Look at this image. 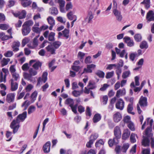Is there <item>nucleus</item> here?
<instances>
[{"instance_id": "774afa93", "label": "nucleus", "mask_w": 154, "mask_h": 154, "mask_svg": "<svg viewBox=\"0 0 154 154\" xmlns=\"http://www.w3.org/2000/svg\"><path fill=\"white\" fill-rule=\"evenodd\" d=\"M9 70L11 72V74L13 73H15L16 69L15 65H12L10 67Z\"/></svg>"}, {"instance_id": "7ed1b4c3", "label": "nucleus", "mask_w": 154, "mask_h": 154, "mask_svg": "<svg viewBox=\"0 0 154 154\" xmlns=\"http://www.w3.org/2000/svg\"><path fill=\"white\" fill-rule=\"evenodd\" d=\"M65 104L69 105L72 111L75 114L77 113V111L76 110V106H75L73 100L69 98L67 99L65 102Z\"/></svg>"}, {"instance_id": "9b49d317", "label": "nucleus", "mask_w": 154, "mask_h": 154, "mask_svg": "<svg viewBox=\"0 0 154 154\" xmlns=\"http://www.w3.org/2000/svg\"><path fill=\"white\" fill-rule=\"evenodd\" d=\"M114 134L116 137V138L117 140V139L120 138L121 136V131L120 128L118 126L116 127L114 129Z\"/></svg>"}, {"instance_id": "58836bf2", "label": "nucleus", "mask_w": 154, "mask_h": 154, "mask_svg": "<svg viewBox=\"0 0 154 154\" xmlns=\"http://www.w3.org/2000/svg\"><path fill=\"white\" fill-rule=\"evenodd\" d=\"M12 78L13 80L15 81H17L20 79V77L18 73L15 72V73H13L12 74Z\"/></svg>"}, {"instance_id": "423d86ee", "label": "nucleus", "mask_w": 154, "mask_h": 154, "mask_svg": "<svg viewBox=\"0 0 154 154\" xmlns=\"http://www.w3.org/2000/svg\"><path fill=\"white\" fill-rule=\"evenodd\" d=\"M15 97V94L14 93H10L8 94L6 96V101L9 103L14 101Z\"/></svg>"}, {"instance_id": "6e6d98bb", "label": "nucleus", "mask_w": 154, "mask_h": 154, "mask_svg": "<svg viewBox=\"0 0 154 154\" xmlns=\"http://www.w3.org/2000/svg\"><path fill=\"white\" fill-rule=\"evenodd\" d=\"M29 72L32 76L35 75L37 73V72L36 70L33 69L32 68H30L29 69Z\"/></svg>"}, {"instance_id": "393cba45", "label": "nucleus", "mask_w": 154, "mask_h": 154, "mask_svg": "<svg viewBox=\"0 0 154 154\" xmlns=\"http://www.w3.org/2000/svg\"><path fill=\"white\" fill-rule=\"evenodd\" d=\"M83 91V89H81L80 91L74 90L72 92V94L75 97H77L82 94Z\"/></svg>"}, {"instance_id": "ddd939ff", "label": "nucleus", "mask_w": 154, "mask_h": 154, "mask_svg": "<svg viewBox=\"0 0 154 154\" xmlns=\"http://www.w3.org/2000/svg\"><path fill=\"white\" fill-rule=\"evenodd\" d=\"M30 28L28 26H24L23 25L22 26V32L23 35H27L30 32Z\"/></svg>"}, {"instance_id": "de8ad7c7", "label": "nucleus", "mask_w": 154, "mask_h": 154, "mask_svg": "<svg viewBox=\"0 0 154 154\" xmlns=\"http://www.w3.org/2000/svg\"><path fill=\"white\" fill-rule=\"evenodd\" d=\"M23 76L25 79L28 80H30L32 79V76L29 73V74L27 73H24Z\"/></svg>"}, {"instance_id": "412c9836", "label": "nucleus", "mask_w": 154, "mask_h": 154, "mask_svg": "<svg viewBox=\"0 0 154 154\" xmlns=\"http://www.w3.org/2000/svg\"><path fill=\"white\" fill-rule=\"evenodd\" d=\"M141 106H147V98L145 97H141L139 101Z\"/></svg>"}, {"instance_id": "20e7f679", "label": "nucleus", "mask_w": 154, "mask_h": 154, "mask_svg": "<svg viewBox=\"0 0 154 154\" xmlns=\"http://www.w3.org/2000/svg\"><path fill=\"white\" fill-rule=\"evenodd\" d=\"M47 75L48 73L47 72H44L42 75V77H40L38 78L37 85H41L42 84V82H43L44 83H45L47 79Z\"/></svg>"}, {"instance_id": "6ab92c4d", "label": "nucleus", "mask_w": 154, "mask_h": 154, "mask_svg": "<svg viewBox=\"0 0 154 154\" xmlns=\"http://www.w3.org/2000/svg\"><path fill=\"white\" fill-rule=\"evenodd\" d=\"M130 134V132L128 129H125L122 135V139L124 140H126L129 137Z\"/></svg>"}, {"instance_id": "f8f14e48", "label": "nucleus", "mask_w": 154, "mask_h": 154, "mask_svg": "<svg viewBox=\"0 0 154 154\" xmlns=\"http://www.w3.org/2000/svg\"><path fill=\"white\" fill-rule=\"evenodd\" d=\"M20 45V42L18 41L14 42L11 45L13 50L14 52H16L19 50V47Z\"/></svg>"}, {"instance_id": "4468645a", "label": "nucleus", "mask_w": 154, "mask_h": 154, "mask_svg": "<svg viewBox=\"0 0 154 154\" xmlns=\"http://www.w3.org/2000/svg\"><path fill=\"white\" fill-rule=\"evenodd\" d=\"M113 13L116 17L117 20L119 21H121L122 19V16L121 12L118 10H113Z\"/></svg>"}, {"instance_id": "c85d7f7f", "label": "nucleus", "mask_w": 154, "mask_h": 154, "mask_svg": "<svg viewBox=\"0 0 154 154\" xmlns=\"http://www.w3.org/2000/svg\"><path fill=\"white\" fill-rule=\"evenodd\" d=\"M37 95V92L36 91H35L31 94V101L32 103H33L35 100Z\"/></svg>"}, {"instance_id": "72a5a7b5", "label": "nucleus", "mask_w": 154, "mask_h": 154, "mask_svg": "<svg viewBox=\"0 0 154 154\" xmlns=\"http://www.w3.org/2000/svg\"><path fill=\"white\" fill-rule=\"evenodd\" d=\"M129 146V144L128 143L124 144L121 148V151L123 152H125Z\"/></svg>"}, {"instance_id": "bf43d9fd", "label": "nucleus", "mask_w": 154, "mask_h": 154, "mask_svg": "<svg viewBox=\"0 0 154 154\" xmlns=\"http://www.w3.org/2000/svg\"><path fill=\"white\" fill-rule=\"evenodd\" d=\"M35 106H30L28 109V113L30 114L32 113L35 111Z\"/></svg>"}, {"instance_id": "79ce46f5", "label": "nucleus", "mask_w": 154, "mask_h": 154, "mask_svg": "<svg viewBox=\"0 0 154 154\" xmlns=\"http://www.w3.org/2000/svg\"><path fill=\"white\" fill-rule=\"evenodd\" d=\"M39 36V35H38L34 38L32 43L33 47H35L38 45L37 38Z\"/></svg>"}, {"instance_id": "aec40b11", "label": "nucleus", "mask_w": 154, "mask_h": 154, "mask_svg": "<svg viewBox=\"0 0 154 154\" xmlns=\"http://www.w3.org/2000/svg\"><path fill=\"white\" fill-rule=\"evenodd\" d=\"M51 143L49 141L48 142L44 145L43 149L44 152L48 153L50 150Z\"/></svg>"}, {"instance_id": "2f4dec72", "label": "nucleus", "mask_w": 154, "mask_h": 154, "mask_svg": "<svg viewBox=\"0 0 154 154\" xmlns=\"http://www.w3.org/2000/svg\"><path fill=\"white\" fill-rule=\"evenodd\" d=\"M131 74V72L129 70L124 72L122 74V77L123 79H125L128 77Z\"/></svg>"}, {"instance_id": "f257e3e1", "label": "nucleus", "mask_w": 154, "mask_h": 154, "mask_svg": "<svg viewBox=\"0 0 154 154\" xmlns=\"http://www.w3.org/2000/svg\"><path fill=\"white\" fill-rule=\"evenodd\" d=\"M27 116V112H23L22 114H20L17 116L16 120H14L11 122L10 127L13 129V133L15 134L18 131L20 127L19 123L20 122H23Z\"/></svg>"}, {"instance_id": "37998d69", "label": "nucleus", "mask_w": 154, "mask_h": 154, "mask_svg": "<svg viewBox=\"0 0 154 154\" xmlns=\"http://www.w3.org/2000/svg\"><path fill=\"white\" fill-rule=\"evenodd\" d=\"M67 17L68 18L71 20H72L73 19V17H74L76 18V17L75 16L73 15V13L72 11H70L67 14Z\"/></svg>"}, {"instance_id": "c03bdc74", "label": "nucleus", "mask_w": 154, "mask_h": 154, "mask_svg": "<svg viewBox=\"0 0 154 154\" xmlns=\"http://www.w3.org/2000/svg\"><path fill=\"white\" fill-rule=\"evenodd\" d=\"M12 134V133L11 132H10L8 131H7L6 136L7 138L8 139H7L6 140L7 141H10L12 139V137H11V136Z\"/></svg>"}, {"instance_id": "2eb2a0df", "label": "nucleus", "mask_w": 154, "mask_h": 154, "mask_svg": "<svg viewBox=\"0 0 154 154\" xmlns=\"http://www.w3.org/2000/svg\"><path fill=\"white\" fill-rule=\"evenodd\" d=\"M126 94V91L124 88L122 89H120L118 90L116 94V97L118 98H119L120 97L123 96L125 95Z\"/></svg>"}, {"instance_id": "a18cd8bd", "label": "nucleus", "mask_w": 154, "mask_h": 154, "mask_svg": "<svg viewBox=\"0 0 154 154\" xmlns=\"http://www.w3.org/2000/svg\"><path fill=\"white\" fill-rule=\"evenodd\" d=\"M141 3L144 4L146 8L147 9L149 8L150 7V0H144Z\"/></svg>"}, {"instance_id": "1a4fd4ad", "label": "nucleus", "mask_w": 154, "mask_h": 154, "mask_svg": "<svg viewBox=\"0 0 154 154\" xmlns=\"http://www.w3.org/2000/svg\"><path fill=\"white\" fill-rule=\"evenodd\" d=\"M122 116L121 113L119 112H116L113 116V119L115 122H118L122 119Z\"/></svg>"}, {"instance_id": "13d9d810", "label": "nucleus", "mask_w": 154, "mask_h": 154, "mask_svg": "<svg viewBox=\"0 0 154 154\" xmlns=\"http://www.w3.org/2000/svg\"><path fill=\"white\" fill-rule=\"evenodd\" d=\"M13 55L12 51H8L4 54V55L6 57H10Z\"/></svg>"}, {"instance_id": "39448f33", "label": "nucleus", "mask_w": 154, "mask_h": 154, "mask_svg": "<svg viewBox=\"0 0 154 154\" xmlns=\"http://www.w3.org/2000/svg\"><path fill=\"white\" fill-rule=\"evenodd\" d=\"M146 19L147 22L149 23L151 21L154 20V13L152 11H149L147 14Z\"/></svg>"}, {"instance_id": "9d476101", "label": "nucleus", "mask_w": 154, "mask_h": 154, "mask_svg": "<svg viewBox=\"0 0 154 154\" xmlns=\"http://www.w3.org/2000/svg\"><path fill=\"white\" fill-rule=\"evenodd\" d=\"M124 42L127 44L129 47H132L134 45V42L133 40L131 39L130 37L126 36L123 38Z\"/></svg>"}, {"instance_id": "09e8293b", "label": "nucleus", "mask_w": 154, "mask_h": 154, "mask_svg": "<svg viewBox=\"0 0 154 154\" xmlns=\"http://www.w3.org/2000/svg\"><path fill=\"white\" fill-rule=\"evenodd\" d=\"M19 18L23 19L25 17L26 12L25 10H23L21 13H19Z\"/></svg>"}, {"instance_id": "e2e57ef3", "label": "nucleus", "mask_w": 154, "mask_h": 154, "mask_svg": "<svg viewBox=\"0 0 154 154\" xmlns=\"http://www.w3.org/2000/svg\"><path fill=\"white\" fill-rule=\"evenodd\" d=\"M33 23L31 20H29L25 22L23 24L24 26H26L29 27V26H32L33 24Z\"/></svg>"}, {"instance_id": "e433bc0d", "label": "nucleus", "mask_w": 154, "mask_h": 154, "mask_svg": "<svg viewBox=\"0 0 154 154\" xmlns=\"http://www.w3.org/2000/svg\"><path fill=\"white\" fill-rule=\"evenodd\" d=\"M55 35V33L51 32L49 34L48 37L49 41H54Z\"/></svg>"}, {"instance_id": "4d7b16f0", "label": "nucleus", "mask_w": 154, "mask_h": 154, "mask_svg": "<svg viewBox=\"0 0 154 154\" xmlns=\"http://www.w3.org/2000/svg\"><path fill=\"white\" fill-rule=\"evenodd\" d=\"M114 75L113 71L107 72L106 75V78L107 79H110Z\"/></svg>"}, {"instance_id": "a878e982", "label": "nucleus", "mask_w": 154, "mask_h": 154, "mask_svg": "<svg viewBox=\"0 0 154 154\" xmlns=\"http://www.w3.org/2000/svg\"><path fill=\"white\" fill-rule=\"evenodd\" d=\"M88 87L90 89H93L95 88L97 86L95 83L91 81H90Z\"/></svg>"}, {"instance_id": "864d4df0", "label": "nucleus", "mask_w": 154, "mask_h": 154, "mask_svg": "<svg viewBox=\"0 0 154 154\" xmlns=\"http://www.w3.org/2000/svg\"><path fill=\"white\" fill-rule=\"evenodd\" d=\"M99 0H97L95 4V5L94 6L93 5V4L92 3L91 7L94 9V11H95L97 9V7L99 6Z\"/></svg>"}, {"instance_id": "603ef678", "label": "nucleus", "mask_w": 154, "mask_h": 154, "mask_svg": "<svg viewBox=\"0 0 154 154\" xmlns=\"http://www.w3.org/2000/svg\"><path fill=\"white\" fill-rule=\"evenodd\" d=\"M123 121L125 123L128 124L132 122L131 121V118L129 116H125L123 119Z\"/></svg>"}, {"instance_id": "5701e85b", "label": "nucleus", "mask_w": 154, "mask_h": 154, "mask_svg": "<svg viewBox=\"0 0 154 154\" xmlns=\"http://www.w3.org/2000/svg\"><path fill=\"white\" fill-rule=\"evenodd\" d=\"M149 47L147 42L145 41H142L140 44V47L141 49H147Z\"/></svg>"}, {"instance_id": "f03ea898", "label": "nucleus", "mask_w": 154, "mask_h": 154, "mask_svg": "<svg viewBox=\"0 0 154 154\" xmlns=\"http://www.w3.org/2000/svg\"><path fill=\"white\" fill-rule=\"evenodd\" d=\"M151 131V128L148 127L145 130L143 133L142 144L145 146H149L150 140L152 138L153 134L152 133Z\"/></svg>"}, {"instance_id": "8fccbe9b", "label": "nucleus", "mask_w": 154, "mask_h": 154, "mask_svg": "<svg viewBox=\"0 0 154 154\" xmlns=\"http://www.w3.org/2000/svg\"><path fill=\"white\" fill-rule=\"evenodd\" d=\"M31 3V2L29 0H28L26 1H24L21 2V4L24 7H26L29 6Z\"/></svg>"}, {"instance_id": "a211bd4d", "label": "nucleus", "mask_w": 154, "mask_h": 154, "mask_svg": "<svg viewBox=\"0 0 154 154\" xmlns=\"http://www.w3.org/2000/svg\"><path fill=\"white\" fill-rule=\"evenodd\" d=\"M12 36H9L5 35L4 32H0V38L2 41H5L9 39V38H12Z\"/></svg>"}, {"instance_id": "49530a36", "label": "nucleus", "mask_w": 154, "mask_h": 154, "mask_svg": "<svg viewBox=\"0 0 154 154\" xmlns=\"http://www.w3.org/2000/svg\"><path fill=\"white\" fill-rule=\"evenodd\" d=\"M135 40L137 42L141 41L142 39V37L140 34H137L134 36Z\"/></svg>"}, {"instance_id": "f3484780", "label": "nucleus", "mask_w": 154, "mask_h": 154, "mask_svg": "<svg viewBox=\"0 0 154 154\" xmlns=\"http://www.w3.org/2000/svg\"><path fill=\"white\" fill-rule=\"evenodd\" d=\"M10 81L11 82V91H15L18 88L17 83L14 82L13 79H11Z\"/></svg>"}, {"instance_id": "f704fd0d", "label": "nucleus", "mask_w": 154, "mask_h": 154, "mask_svg": "<svg viewBox=\"0 0 154 154\" xmlns=\"http://www.w3.org/2000/svg\"><path fill=\"white\" fill-rule=\"evenodd\" d=\"M128 54L125 51V50H123L120 53L119 56L121 57H123L125 55V58L126 60L128 58Z\"/></svg>"}, {"instance_id": "bb28decb", "label": "nucleus", "mask_w": 154, "mask_h": 154, "mask_svg": "<svg viewBox=\"0 0 154 154\" xmlns=\"http://www.w3.org/2000/svg\"><path fill=\"white\" fill-rule=\"evenodd\" d=\"M10 60L9 58H3L1 61V64L2 66H4L8 64V62Z\"/></svg>"}, {"instance_id": "c756f323", "label": "nucleus", "mask_w": 154, "mask_h": 154, "mask_svg": "<svg viewBox=\"0 0 154 154\" xmlns=\"http://www.w3.org/2000/svg\"><path fill=\"white\" fill-rule=\"evenodd\" d=\"M50 11L51 13L54 15H56L58 13L57 9L54 7H52L51 8H50Z\"/></svg>"}, {"instance_id": "5fc2aeb1", "label": "nucleus", "mask_w": 154, "mask_h": 154, "mask_svg": "<svg viewBox=\"0 0 154 154\" xmlns=\"http://www.w3.org/2000/svg\"><path fill=\"white\" fill-rule=\"evenodd\" d=\"M9 25L6 24H0V29L2 30H5L7 29L9 27Z\"/></svg>"}, {"instance_id": "6e6552de", "label": "nucleus", "mask_w": 154, "mask_h": 154, "mask_svg": "<svg viewBox=\"0 0 154 154\" xmlns=\"http://www.w3.org/2000/svg\"><path fill=\"white\" fill-rule=\"evenodd\" d=\"M34 63L33 65H32V67L35 70H37L38 69L39 67H40L41 66V63L39 62H36L35 60H31L29 61V65H31L32 64Z\"/></svg>"}, {"instance_id": "473e14b6", "label": "nucleus", "mask_w": 154, "mask_h": 154, "mask_svg": "<svg viewBox=\"0 0 154 154\" xmlns=\"http://www.w3.org/2000/svg\"><path fill=\"white\" fill-rule=\"evenodd\" d=\"M138 137L137 134L132 133L130 136V140L132 143H134L136 142V138Z\"/></svg>"}, {"instance_id": "0e129e2a", "label": "nucleus", "mask_w": 154, "mask_h": 154, "mask_svg": "<svg viewBox=\"0 0 154 154\" xmlns=\"http://www.w3.org/2000/svg\"><path fill=\"white\" fill-rule=\"evenodd\" d=\"M72 5L71 2H70L67 3L66 6V11H68L70 9H72Z\"/></svg>"}, {"instance_id": "dca6fc26", "label": "nucleus", "mask_w": 154, "mask_h": 154, "mask_svg": "<svg viewBox=\"0 0 154 154\" xmlns=\"http://www.w3.org/2000/svg\"><path fill=\"white\" fill-rule=\"evenodd\" d=\"M46 48L47 51L49 52L51 54H55L56 49L52 45H48Z\"/></svg>"}, {"instance_id": "0eeeda50", "label": "nucleus", "mask_w": 154, "mask_h": 154, "mask_svg": "<svg viewBox=\"0 0 154 154\" xmlns=\"http://www.w3.org/2000/svg\"><path fill=\"white\" fill-rule=\"evenodd\" d=\"M116 106L117 109L120 110H122L124 106V102L122 99L120 98L118 99Z\"/></svg>"}, {"instance_id": "ea45409f", "label": "nucleus", "mask_w": 154, "mask_h": 154, "mask_svg": "<svg viewBox=\"0 0 154 154\" xmlns=\"http://www.w3.org/2000/svg\"><path fill=\"white\" fill-rule=\"evenodd\" d=\"M128 127L132 131H134L135 130V128L134 125L132 122H130L129 123L127 124Z\"/></svg>"}, {"instance_id": "3c124183", "label": "nucleus", "mask_w": 154, "mask_h": 154, "mask_svg": "<svg viewBox=\"0 0 154 154\" xmlns=\"http://www.w3.org/2000/svg\"><path fill=\"white\" fill-rule=\"evenodd\" d=\"M137 54L136 53H132L130 54V59L132 61H134L135 57L137 56Z\"/></svg>"}, {"instance_id": "c9c22d12", "label": "nucleus", "mask_w": 154, "mask_h": 154, "mask_svg": "<svg viewBox=\"0 0 154 154\" xmlns=\"http://www.w3.org/2000/svg\"><path fill=\"white\" fill-rule=\"evenodd\" d=\"M50 25H55V20L53 18L51 17H49L47 19Z\"/></svg>"}, {"instance_id": "338daca9", "label": "nucleus", "mask_w": 154, "mask_h": 154, "mask_svg": "<svg viewBox=\"0 0 154 154\" xmlns=\"http://www.w3.org/2000/svg\"><path fill=\"white\" fill-rule=\"evenodd\" d=\"M78 111L80 113L84 112L85 110V108L82 105H79L78 106Z\"/></svg>"}, {"instance_id": "680f3d73", "label": "nucleus", "mask_w": 154, "mask_h": 154, "mask_svg": "<svg viewBox=\"0 0 154 154\" xmlns=\"http://www.w3.org/2000/svg\"><path fill=\"white\" fill-rule=\"evenodd\" d=\"M98 136L97 134H92L90 138V139L94 141L98 137Z\"/></svg>"}, {"instance_id": "b1692460", "label": "nucleus", "mask_w": 154, "mask_h": 154, "mask_svg": "<svg viewBox=\"0 0 154 154\" xmlns=\"http://www.w3.org/2000/svg\"><path fill=\"white\" fill-rule=\"evenodd\" d=\"M101 119L100 115L99 113H96L94 115L93 120L94 123H96L100 121Z\"/></svg>"}, {"instance_id": "69168bd1", "label": "nucleus", "mask_w": 154, "mask_h": 154, "mask_svg": "<svg viewBox=\"0 0 154 154\" xmlns=\"http://www.w3.org/2000/svg\"><path fill=\"white\" fill-rule=\"evenodd\" d=\"M119 66H117L116 67V72L117 75H120L122 72V69Z\"/></svg>"}, {"instance_id": "052dcab7", "label": "nucleus", "mask_w": 154, "mask_h": 154, "mask_svg": "<svg viewBox=\"0 0 154 154\" xmlns=\"http://www.w3.org/2000/svg\"><path fill=\"white\" fill-rule=\"evenodd\" d=\"M96 75L100 78H103L105 74L104 72L101 71H98L96 73Z\"/></svg>"}, {"instance_id": "a19ab883", "label": "nucleus", "mask_w": 154, "mask_h": 154, "mask_svg": "<svg viewBox=\"0 0 154 154\" xmlns=\"http://www.w3.org/2000/svg\"><path fill=\"white\" fill-rule=\"evenodd\" d=\"M133 109V107L132 104H129L128 105L127 107V111L128 113L134 115V113L133 112H131Z\"/></svg>"}, {"instance_id": "cd10ccee", "label": "nucleus", "mask_w": 154, "mask_h": 154, "mask_svg": "<svg viewBox=\"0 0 154 154\" xmlns=\"http://www.w3.org/2000/svg\"><path fill=\"white\" fill-rule=\"evenodd\" d=\"M85 55V54L81 51H79L77 54L78 58L81 61L83 62L84 57Z\"/></svg>"}, {"instance_id": "4be33fe9", "label": "nucleus", "mask_w": 154, "mask_h": 154, "mask_svg": "<svg viewBox=\"0 0 154 154\" xmlns=\"http://www.w3.org/2000/svg\"><path fill=\"white\" fill-rule=\"evenodd\" d=\"M94 17V14L91 11H90L88 12L87 17L85 20H88V23H89L91 22Z\"/></svg>"}, {"instance_id": "4c0bfd02", "label": "nucleus", "mask_w": 154, "mask_h": 154, "mask_svg": "<svg viewBox=\"0 0 154 154\" xmlns=\"http://www.w3.org/2000/svg\"><path fill=\"white\" fill-rule=\"evenodd\" d=\"M61 45V42L58 41L54 42L52 44L56 49L59 48Z\"/></svg>"}, {"instance_id": "7c9ffc66", "label": "nucleus", "mask_w": 154, "mask_h": 154, "mask_svg": "<svg viewBox=\"0 0 154 154\" xmlns=\"http://www.w3.org/2000/svg\"><path fill=\"white\" fill-rule=\"evenodd\" d=\"M63 35L66 39H67L69 37V29H65L62 31Z\"/></svg>"}]
</instances>
